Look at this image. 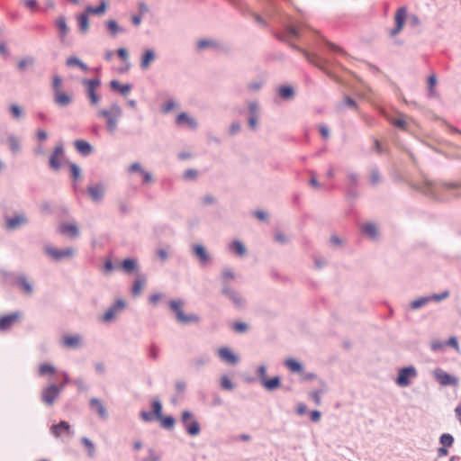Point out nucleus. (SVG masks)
Returning <instances> with one entry per match:
<instances>
[{"label":"nucleus","mask_w":461,"mask_h":461,"mask_svg":"<svg viewBox=\"0 0 461 461\" xmlns=\"http://www.w3.org/2000/svg\"><path fill=\"white\" fill-rule=\"evenodd\" d=\"M211 362V356L208 353H203L195 356L190 360V366L194 370H200Z\"/></svg>","instance_id":"obj_23"},{"label":"nucleus","mask_w":461,"mask_h":461,"mask_svg":"<svg viewBox=\"0 0 461 461\" xmlns=\"http://www.w3.org/2000/svg\"><path fill=\"white\" fill-rule=\"evenodd\" d=\"M361 230L371 239H375L377 237V229L376 226L373 223L363 224L361 226Z\"/></svg>","instance_id":"obj_43"},{"label":"nucleus","mask_w":461,"mask_h":461,"mask_svg":"<svg viewBox=\"0 0 461 461\" xmlns=\"http://www.w3.org/2000/svg\"><path fill=\"white\" fill-rule=\"evenodd\" d=\"M30 223L28 215L24 212H16L5 219V229L7 231L18 230Z\"/></svg>","instance_id":"obj_5"},{"label":"nucleus","mask_w":461,"mask_h":461,"mask_svg":"<svg viewBox=\"0 0 461 461\" xmlns=\"http://www.w3.org/2000/svg\"><path fill=\"white\" fill-rule=\"evenodd\" d=\"M82 84L86 86V94L90 99L92 105H97L100 102V96L95 93L96 88L101 86L99 78L83 79Z\"/></svg>","instance_id":"obj_7"},{"label":"nucleus","mask_w":461,"mask_h":461,"mask_svg":"<svg viewBox=\"0 0 461 461\" xmlns=\"http://www.w3.org/2000/svg\"><path fill=\"white\" fill-rule=\"evenodd\" d=\"M180 421L185 432L191 437H196L201 432L200 424L195 419L194 413L189 410L181 412Z\"/></svg>","instance_id":"obj_3"},{"label":"nucleus","mask_w":461,"mask_h":461,"mask_svg":"<svg viewBox=\"0 0 461 461\" xmlns=\"http://www.w3.org/2000/svg\"><path fill=\"white\" fill-rule=\"evenodd\" d=\"M201 200L203 205H212L216 203V198L212 194H205Z\"/></svg>","instance_id":"obj_63"},{"label":"nucleus","mask_w":461,"mask_h":461,"mask_svg":"<svg viewBox=\"0 0 461 461\" xmlns=\"http://www.w3.org/2000/svg\"><path fill=\"white\" fill-rule=\"evenodd\" d=\"M176 320L177 322L181 324H191V323H197L199 321V317L196 314H187L185 313L184 311L179 312L178 315L176 317Z\"/></svg>","instance_id":"obj_31"},{"label":"nucleus","mask_w":461,"mask_h":461,"mask_svg":"<svg viewBox=\"0 0 461 461\" xmlns=\"http://www.w3.org/2000/svg\"><path fill=\"white\" fill-rule=\"evenodd\" d=\"M233 248L235 249V252L238 256L243 257L246 255L247 250L245 246L239 240L233 242Z\"/></svg>","instance_id":"obj_53"},{"label":"nucleus","mask_w":461,"mask_h":461,"mask_svg":"<svg viewBox=\"0 0 461 461\" xmlns=\"http://www.w3.org/2000/svg\"><path fill=\"white\" fill-rule=\"evenodd\" d=\"M198 176V172L195 169L190 168L184 172L183 178L185 180H194Z\"/></svg>","instance_id":"obj_55"},{"label":"nucleus","mask_w":461,"mask_h":461,"mask_svg":"<svg viewBox=\"0 0 461 461\" xmlns=\"http://www.w3.org/2000/svg\"><path fill=\"white\" fill-rule=\"evenodd\" d=\"M55 26L58 30V38L61 44L67 43V37L70 32V28L67 23V19L63 15H59L55 20Z\"/></svg>","instance_id":"obj_14"},{"label":"nucleus","mask_w":461,"mask_h":461,"mask_svg":"<svg viewBox=\"0 0 461 461\" xmlns=\"http://www.w3.org/2000/svg\"><path fill=\"white\" fill-rule=\"evenodd\" d=\"M146 278L145 276H141V278L136 279L133 282L132 288H131V294L133 296H139L141 293V290L145 285Z\"/></svg>","instance_id":"obj_41"},{"label":"nucleus","mask_w":461,"mask_h":461,"mask_svg":"<svg viewBox=\"0 0 461 461\" xmlns=\"http://www.w3.org/2000/svg\"><path fill=\"white\" fill-rule=\"evenodd\" d=\"M176 320L177 322L181 324H191V323H197L199 321V317L196 314H187L185 313L184 311L179 312L178 315L176 317Z\"/></svg>","instance_id":"obj_32"},{"label":"nucleus","mask_w":461,"mask_h":461,"mask_svg":"<svg viewBox=\"0 0 461 461\" xmlns=\"http://www.w3.org/2000/svg\"><path fill=\"white\" fill-rule=\"evenodd\" d=\"M62 390L58 386V384L50 381L41 390L40 400L48 407L53 406L60 397Z\"/></svg>","instance_id":"obj_2"},{"label":"nucleus","mask_w":461,"mask_h":461,"mask_svg":"<svg viewBox=\"0 0 461 461\" xmlns=\"http://www.w3.org/2000/svg\"><path fill=\"white\" fill-rule=\"evenodd\" d=\"M265 389L267 391H274L280 387L281 381L278 376H274L272 378H267L265 382L261 384Z\"/></svg>","instance_id":"obj_37"},{"label":"nucleus","mask_w":461,"mask_h":461,"mask_svg":"<svg viewBox=\"0 0 461 461\" xmlns=\"http://www.w3.org/2000/svg\"><path fill=\"white\" fill-rule=\"evenodd\" d=\"M143 171L144 168L139 162H134L128 167L129 173H139L140 175Z\"/></svg>","instance_id":"obj_57"},{"label":"nucleus","mask_w":461,"mask_h":461,"mask_svg":"<svg viewBox=\"0 0 461 461\" xmlns=\"http://www.w3.org/2000/svg\"><path fill=\"white\" fill-rule=\"evenodd\" d=\"M110 86L113 90L120 91V93L123 95H126L132 88L131 85H121L117 80H112L110 82Z\"/></svg>","instance_id":"obj_38"},{"label":"nucleus","mask_w":461,"mask_h":461,"mask_svg":"<svg viewBox=\"0 0 461 461\" xmlns=\"http://www.w3.org/2000/svg\"><path fill=\"white\" fill-rule=\"evenodd\" d=\"M59 231L61 234L67 235L72 239L77 238L79 235V229L76 222H63L59 226Z\"/></svg>","instance_id":"obj_21"},{"label":"nucleus","mask_w":461,"mask_h":461,"mask_svg":"<svg viewBox=\"0 0 461 461\" xmlns=\"http://www.w3.org/2000/svg\"><path fill=\"white\" fill-rule=\"evenodd\" d=\"M417 376V371L413 366H408L402 368L396 378V384L401 387H406L410 385L411 380Z\"/></svg>","instance_id":"obj_12"},{"label":"nucleus","mask_w":461,"mask_h":461,"mask_svg":"<svg viewBox=\"0 0 461 461\" xmlns=\"http://www.w3.org/2000/svg\"><path fill=\"white\" fill-rule=\"evenodd\" d=\"M219 357L224 362L230 364V348L225 347L217 350Z\"/></svg>","instance_id":"obj_48"},{"label":"nucleus","mask_w":461,"mask_h":461,"mask_svg":"<svg viewBox=\"0 0 461 461\" xmlns=\"http://www.w3.org/2000/svg\"><path fill=\"white\" fill-rule=\"evenodd\" d=\"M63 154L64 148L62 143H59L54 148L53 152L50 157L49 165L50 168L56 171L60 168L61 165L59 158L63 156Z\"/></svg>","instance_id":"obj_19"},{"label":"nucleus","mask_w":461,"mask_h":461,"mask_svg":"<svg viewBox=\"0 0 461 461\" xmlns=\"http://www.w3.org/2000/svg\"><path fill=\"white\" fill-rule=\"evenodd\" d=\"M36 62V59L32 56H26L17 62V69L24 72L29 68L32 67Z\"/></svg>","instance_id":"obj_36"},{"label":"nucleus","mask_w":461,"mask_h":461,"mask_svg":"<svg viewBox=\"0 0 461 461\" xmlns=\"http://www.w3.org/2000/svg\"><path fill=\"white\" fill-rule=\"evenodd\" d=\"M406 16L407 11L405 7H401L396 11L394 15L395 27L390 32L392 36H395L402 31L404 25Z\"/></svg>","instance_id":"obj_18"},{"label":"nucleus","mask_w":461,"mask_h":461,"mask_svg":"<svg viewBox=\"0 0 461 461\" xmlns=\"http://www.w3.org/2000/svg\"><path fill=\"white\" fill-rule=\"evenodd\" d=\"M14 285H16L21 292L26 295H32L33 293V285L30 279L23 274H19L14 280Z\"/></svg>","instance_id":"obj_15"},{"label":"nucleus","mask_w":461,"mask_h":461,"mask_svg":"<svg viewBox=\"0 0 461 461\" xmlns=\"http://www.w3.org/2000/svg\"><path fill=\"white\" fill-rule=\"evenodd\" d=\"M50 433L55 438H61L63 436L72 437L74 430L68 421L61 420L58 424H53L50 428Z\"/></svg>","instance_id":"obj_11"},{"label":"nucleus","mask_w":461,"mask_h":461,"mask_svg":"<svg viewBox=\"0 0 461 461\" xmlns=\"http://www.w3.org/2000/svg\"><path fill=\"white\" fill-rule=\"evenodd\" d=\"M158 420L161 421V426L166 429H172L176 423V420L172 416H162V418Z\"/></svg>","instance_id":"obj_49"},{"label":"nucleus","mask_w":461,"mask_h":461,"mask_svg":"<svg viewBox=\"0 0 461 461\" xmlns=\"http://www.w3.org/2000/svg\"><path fill=\"white\" fill-rule=\"evenodd\" d=\"M74 145L77 152L85 157L89 156L94 150L93 146L83 140H75Z\"/></svg>","instance_id":"obj_30"},{"label":"nucleus","mask_w":461,"mask_h":461,"mask_svg":"<svg viewBox=\"0 0 461 461\" xmlns=\"http://www.w3.org/2000/svg\"><path fill=\"white\" fill-rule=\"evenodd\" d=\"M126 303L122 299L116 300L113 305L104 313L102 320L104 322H110L115 319V317L121 313L125 308Z\"/></svg>","instance_id":"obj_13"},{"label":"nucleus","mask_w":461,"mask_h":461,"mask_svg":"<svg viewBox=\"0 0 461 461\" xmlns=\"http://www.w3.org/2000/svg\"><path fill=\"white\" fill-rule=\"evenodd\" d=\"M60 345L68 349H79L85 345V341L82 335L76 333L65 335L60 340Z\"/></svg>","instance_id":"obj_10"},{"label":"nucleus","mask_w":461,"mask_h":461,"mask_svg":"<svg viewBox=\"0 0 461 461\" xmlns=\"http://www.w3.org/2000/svg\"><path fill=\"white\" fill-rule=\"evenodd\" d=\"M70 172L74 179H78L81 176V169L77 164H70Z\"/></svg>","instance_id":"obj_59"},{"label":"nucleus","mask_w":461,"mask_h":461,"mask_svg":"<svg viewBox=\"0 0 461 461\" xmlns=\"http://www.w3.org/2000/svg\"><path fill=\"white\" fill-rule=\"evenodd\" d=\"M230 281V270L226 268L222 271L221 277H220V282H221V294L226 296L230 295V290L229 288Z\"/></svg>","instance_id":"obj_29"},{"label":"nucleus","mask_w":461,"mask_h":461,"mask_svg":"<svg viewBox=\"0 0 461 461\" xmlns=\"http://www.w3.org/2000/svg\"><path fill=\"white\" fill-rule=\"evenodd\" d=\"M176 123L180 126L186 124L192 130H195L198 125L195 119L188 115L186 113H179L176 116Z\"/></svg>","instance_id":"obj_26"},{"label":"nucleus","mask_w":461,"mask_h":461,"mask_svg":"<svg viewBox=\"0 0 461 461\" xmlns=\"http://www.w3.org/2000/svg\"><path fill=\"white\" fill-rule=\"evenodd\" d=\"M53 102L57 106L65 108L73 103V96L68 93L59 91L53 94Z\"/></svg>","instance_id":"obj_20"},{"label":"nucleus","mask_w":461,"mask_h":461,"mask_svg":"<svg viewBox=\"0 0 461 461\" xmlns=\"http://www.w3.org/2000/svg\"><path fill=\"white\" fill-rule=\"evenodd\" d=\"M285 366L293 373H300L303 371L301 363L293 358L287 359L285 361Z\"/></svg>","instance_id":"obj_44"},{"label":"nucleus","mask_w":461,"mask_h":461,"mask_svg":"<svg viewBox=\"0 0 461 461\" xmlns=\"http://www.w3.org/2000/svg\"><path fill=\"white\" fill-rule=\"evenodd\" d=\"M9 111L14 119L20 120L23 117V109L16 104H12L9 106Z\"/></svg>","instance_id":"obj_46"},{"label":"nucleus","mask_w":461,"mask_h":461,"mask_svg":"<svg viewBox=\"0 0 461 461\" xmlns=\"http://www.w3.org/2000/svg\"><path fill=\"white\" fill-rule=\"evenodd\" d=\"M66 65L68 67L77 66V67L80 68L84 71H86L88 69V67H87V65L86 63H84L78 58L74 57V56L69 57V58L67 59Z\"/></svg>","instance_id":"obj_42"},{"label":"nucleus","mask_w":461,"mask_h":461,"mask_svg":"<svg viewBox=\"0 0 461 461\" xmlns=\"http://www.w3.org/2000/svg\"><path fill=\"white\" fill-rule=\"evenodd\" d=\"M22 312L19 311L0 317V331H9L22 318Z\"/></svg>","instance_id":"obj_9"},{"label":"nucleus","mask_w":461,"mask_h":461,"mask_svg":"<svg viewBox=\"0 0 461 461\" xmlns=\"http://www.w3.org/2000/svg\"><path fill=\"white\" fill-rule=\"evenodd\" d=\"M184 304H185V303L181 299H176V300L169 301L168 306L174 312L175 318L178 315L179 312L184 311L183 310Z\"/></svg>","instance_id":"obj_40"},{"label":"nucleus","mask_w":461,"mask_h":461,"mask_svg":"<svg viewBox=\"0 0 461 461\" xmlns=\"http://www.w3.org/2000/svg\"><path fill=\"white\" fill-rule=\"evenodd\" d=\"M258 379L260 381V384H262L263 382H265L267 379V368L265 366H260L258 369Z\"/></svg>","instance_id":"obj_62"},{"label":"nucleus","mask_w":461,"mask_h":461,"mask_svg":"<svg viewBox=\"0 0 461 461\" xmlns=\"http://www.w3.org/2000/svg\"><path fill=\"white\" fill-rule=\"evenodd\" d=\"M391 122L393 126L402 130H405L407 127V122L403 115L393 119Z\"/></svg>","instance_id":"obj_51"},{"label":"nucleus","mask_w":461,"mask_h":461,"mask_svg":"<svg viewBox=\"0 0 461 461\" xmlns=\"http://www.w3.org/2000/svg\"><path fill=\"white\" fill-rule=\"evenodd\" d=\"M89 405L93 410L96 411L100 418L103 420H106L108 418L107 411L100 399L95 397L91 398L89 401Z\"/></svg>","instance_id":"obj_27"},{"label":"nucleus","mask_w":461,"mask_h":461,"mask_svg":"<svg viewBox=\"0 0 461 461\" xmlns=\"http://www.w3.org/2000/svg\"><path fill=\"white\" fill-rule=\"evenodd\" d=\"M160 456L156 454L153 448L149 449V456L143 458L141 461H159Z\"/></svg>","instance_id":"obj_64"},{"label":"nucleus","mask_w":461,"mask_h":461,"mask_svg":"<svg viewBox=\"0 0 461 461\" xmlns=\"http://www.w3.org/2000/svg\"><path fill=\"white\" fill-rule=\"evenodd\" d=\"M454 442V438L450 434H443L440 437V443L444 447H451Z\"/></svg>","instance_id":"obj_56"},{"label":"nucleus","mask_w":461,"mask_h":461,"mask_svg":"<svg viewBox=\"0 0 461 461\" xmlns=\"http://www.w3.org/2000/svg\"><path fill=\"white\" fill-rule=\"evenodd\" d=\"M195 48L197 52H203L205 50H212L217 52L225 53L228 50L227 44L217 39L204 38L196 41Z\"/></svg>","instance_id":"obj_4"},{"label":"nucleus","mask_w":461,"mask_h":461,"mask_svg":"<svg viewBox=\"0 0 461 461\" xmlns=\"http://www.w3.org/2000/svg\"><path fill=\"white\" fill-rule=\"evenodd\" d=\"M156 253L160 261L165 262L168 259V252L166 249H158Z\"/></svg>","instance_id":"obj_60"},{"label":"nucleus","mask_w":461,"mask_h":461,"mask_svg":"<svg viewBox=\"0 0 461 461\" xmlns=\"http://www.w3.org/2000/svg\"><path fill=\"white\" fill-rule=\"evenodd\" d=\"M122 114V108L116 103L112 104L109 108L97 111V116L103 117L106 122V129L110 133H114L118 127V122Z\"/></svg>","instance_id":"obj_1"},{"label":"nucleus","mask_w":461,"mask_h":461,"mask_svg":"<svg viewBox=\"0 0 461 461\" xmlns=\"http://www.w3.org/2000/svg\"><path fill=\"white\" fill-rule=\"evenodd\" d=\"M190 253L201 266H207L212 261V255L203 244H192L190 246Z\"/></svg>","instance_id":"obj_6"},{"label":"nucleus","mask_w":461,"mask_h":461,"mask_svg":"<svg viewBox=\"0 0 461 461\" xmlns=\"http://www.w3.org/2000/svg\"><path fill=\"white\" fill-rule=\"evenodd\" d=\"M57 373V368L50 363H41L38 366V375L41 377L51 376Z\"/></svg>","instance_id":"obj_34"},{"label":"nucleus","mask_w":461,"mask_h":461,"mask_svg":"<svg viewBox=\"0 0 461 461\" xmlns=\"http://www.w3.org/2000/svg\"><path fill=\"white\" fill-rule=\"evenodd\" d=\"M45 253L55 261H61L66 258H73L75 249L73 248H66L64 249H58L50 245L44 247Z\"/></svg>","instance_id":"obj_8"},{"label":"nucleus","mask_w":461,"mask_h":461,"mask_svg":"<svg viewBox=\"0 0 461 461\" xmlns=\"http://www.w3.org/2000/svg\"><path fill=\"white\" fill-rule=\"evenodd\" d=\"M279 95L284 99H289L294 95V89L290 86H282L279 88Z\"/></svg>","instance_id":"obj_52"},{"label":"nucleus","mask_w":461,"mask_h":461,"mask_svg":"<svg viewBox=\"0 0 461 461\" xmlns=\"http://www.w3.org/2000/svg\"><path fill=\"white\" fill-rule=\"evenodd\" d=\"M105 185L102 182L91 185L87 187V193L95 203H99L103 200L105 194Z\"/></svg>","instance_id":"obj_16"},{"label":"nucleus","mask_w":461,"mask_h":461,"mask_svg":"<svg viewBox=\"0 0 461 461\" xmlns=\"http://www.w3.org/2000/svg\"><path fill=\"white\" fill-rule=\"evenodd\" d=\"M5 144L13 155H17L22 150L21 139L15 134H9L5 139Z\"/></svg>","instance_id":"obj_24"},{"label":"nucleus","mask_w":461,"mask_h":461,"mask_svg":"<svg viewBox=\"0 0 461 461\" xmlns=\"http://www.w3.org/2000/svg\"><path fill=\"white\" fill-rule=\"evenodd\" d=\"M233 328H234L235 331H237L239 333H243L248 330L249 326L244 322L237 321L234 323Z\"/></svg>","instance_id":"obj_61"},{"label":"nucleus","mask_w":461,"mask_h":461,"mask_svg":"<svg viewBox=\"0 0 461 461\" xmlns=\"http://www.w3.org/2000/svg\"><path fill=\"white\" fill-rule=\"evenodd\" d=\"M62 77L59 75L53 76L51 87L53 94L58 93L61 90Z\"/></svg>","instance_id":"obj_50"},{"label":"nucleus","mask_w":461,"mask_h":461,"mask_svg":"<svg viewBox=\"0 0 461 461\" xmlns=\"http://www.w3.org/2000/svg\"><path fill=\"white\" fill-rule=\"evenodd\" d=\"M449 295V293L447 291H445L443 292L442 294H435L431 297H423V298H420L418 300H415L411 303V309L413 310H416L421 306H423L424 304H426L428 302L431 301V300H434V301H441L443 299H446L447 297H448Z\"/></svg>","instance_id":"obj_22"},{"label":"nucleus","mask_w":461,"mask_h":461,"mask_svg":"<svg viewBox=\"0 0 461 461\" xmlns=\"http://www.w3.org/2000/svg\"><path fill=\"white\" fill-rule=\"evenodd\" d=\"M434 376L441 385H457L458 379L444 370L438 368L434 371Z\"/></svg>","instance_id":"obj_17"},{"label":"nucleus","mask_w":461,"mask_h":461,"mask_svg":"<svg viewBox=\"0 0 461 461\" xmlns=\"http://www.w3.org/2000/svg\"><path fill=\"white\" fill-rule=\"evenodd\" d=\"M176 107V103L174 100L167 101L161 107L163 113H168Z\"/></svg>","instance_id":"obj_54"},{"label":"nucleus","mask_w":461,"mask_h":461,"mask_svg":"<svg viewBox=\"0 0 461 461\" xmlns=\"http://www.w3.org/2000/svg\"><path fill=\"white\" fill-rule=\"evenodd\" d=\"M81 443L87 450V455L89 457H94L95 453V444L86 437H83L81 438Z\"/></svg>","instance_id":"obj_45"},{"label":"nucleus","mask_w":461,"mask_h":461,"mask_svg":"<svg viewBox=\"0 0 461 461\" xmlns=\"http://www.w3.org/2000/svg\"><path fill=\"white\" fill-rule=\"evenodd\" d=\"M110 37L115 38L118 34L125 33L126 29L120 26L115 20H108L105 23Z\"/></svg>","instance_id":"obj_28"},{"label":"nucleus","mask_w":461,"mask_h":461,"mask_svg":"<svg viewBox=\"0 0 461 461\" xmlns=\"http://www.w3.org/2000/svg\"><path fill=\"white\" fill-rule=\"evenodd\" d=\"M140 176H142V182L145 185H149V184H152L154 182V177H153L152 174L150 172H149V171H146L145 169L140 174Z\"/></svg>","instance_id":"obj_58"},{"label":"nucleus","mask_w":461,"mask_h":461,"mask_svg":"<svg viewBox=\"0 0 461 461\" xmlns=\"http://www.w3.org/2000/svg\"><path fill=\"white\" fill-rule=\"evenodd\" d=\"M157 59L156 52L152 49H147L141 55L140 67L142 70L149 68L151 63Z\"/></svg>","instance_id":"obj_25"},{"label":"nucleus","mask_w":461,"mask_h":461,"mask_svg":"<svg viewBox=\"0 0 461 461\" xmlns=\"http://www.w3.org/2000/svg\"><path fill=\"white\" fill-rule=\"evenodd\" d=\"M151 408L157 419L162 418V404L158 399H154L151 403Z\"/></svg>","instance_id":"obj_47"},{"label":"nucleus","mask_w":461,"mask_h":461,"mask_svg":"<svg viewBox=\"0 0 461 461\" xmlns=\"http://www.w3.org/2000/svg\"><path fill=\"white\" fill-rule=\"evenodd\" d=\"M106 7H107L106 2L104 0H102L100 5L98 6H96V7L87 6L86 8V12L87 14L100 15V14H103L105 12Z\"/></svg>","instance_id":"obj_39"},{"label":"nucleus","mask_w":461,"mask_h":461,"mask_svg":"<svg viewBox=\"0 0 461 461\" xmlns=\"http://www.w3.org/2000/svg\"><path fill=\"white\" fill-rule=\"evenodd\" d=\"M88 14L83 13L77 16V21L78 23L79 32L82 34H86L89 31V21H88Z\"/></svg>","instance_id":"obj_35"},{"label":"nucleus","mask_w":461,"mask_h":461,"mask_svg":"<svg viewBox=\"0 0 461 461\" xmlns=\"http://www.w3.org/2000/svg\"><path fill=\"white\" fill-rule=\"evenodd\" d=\"M121 267L126 274H131L132 272L138 270V261L132 258H125L122 260Z\"/></svg>","instance_id":"obj_33"}]
</instances>
